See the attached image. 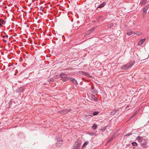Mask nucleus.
Listing matches in <instances>:
<instances>
[{
  "label": "nucleus",
  "mask_w": 149,
  "mask_h": 149,
  "mask_svg": "<svg viewBox=\"0 0 149 149\" xmlns=\"http://www.w3.org/2000/svg\"><path fill=\"white\" fill-rule=\"evenodd\" d=\"M67 79L68 80L72 81V82L73 83V84H74L76 85H78V83L77 80L74 79L70 77H67Z\"/></svg>",
  "instance_id": "f257e3e1"
},
{
  "label": "nucleus",
  "mask_w": 149,
  "mask_h": 149,
  "mask_svg": "<svg viewBox=\"0 0 149 149\" xmlns=\"http://www.w3.org/2000/svg\"><path fill=\"white\" fill-rule=\"evenodd\" d=\"M149 5H147L143 8V17H144L147 13V11L148 10Z\"/></svg>",
  "instance_id": "f03ea898"
},
{
  "label": "nucleus",
  "mask_w": 149,
  "mask_h": 149,
  "mask_svg": "<svg viewBox=\"0 0 149 149\" xmlns=\"http://www.w3.org/2000/svg\"><path fill=\"white\" fill-rule=\"evenodd\" d=\"M71 110L70 109H64L59 111L58 112L59 113L65 114L68 113Z\"/></svg>",
  "instance_id": "7ed1b4c3"
},
{
  "label": "nucleus",
  "mask_w": 149,
  "mask_h": 149,
  "mask_svg": "<svg viewBox=\"0 0 149 149\" xmlns=\"http://www.w3.org/2000/svg\"><path fill=\"white\" fill-rule=\"evenodd\" d=\"M63 141L61 140H59L57 141L56 145L57 147H58L61 146L63 143Z\"/></svg>",
  "instance_id": "20e7f679"
},
{
  "label": "nucleus",
  "mask_w": 149,
  "mask_h": 149,
  "mask_svg": "<svg viewBox=\"0 0 149 149\" xmlns=\"http://www.w3.org/2000/svg\"><path fill=\"white\" fill-rule=\"evenodd\" d=\"M60 76L61 77L63 81H66L67 76L65 74H61Z\"/></svg>",
  "instance_id": "39448f33"
},
{
  "label": "nucleus",
  "mask_w": 149,
  "mask_h": 149,
  "mask_svg": "<svg viewBox=\"0 0 149 149\" xmlns=\"http://www.w3.org/2000/svg\"><path fill=\"white\" fill-rule=\"evenodd\" d=\"M146 41V39L144 38L140 40L139 42L138 45L139 46L141 45Z\"/></svg>",
  "instance_id": "423d86ee"
},
{
  "label": "nucleus",
  "mask_w": 149,
  "mask_h": 149,
  "mask_svg": "<svg viewBox=\"0 0 149 149\" xmlns=\"http://www.w3.org/2000/svg\"><path fill=\"white\" fill-rule=\"evenodd\" d=\"M127 65V67L129 68V69L130 68L134 65V63L132 61L130 62V63H129L127 64H126Z\"/></svg>",
  "instance_id": "0eeeda50"
},
{
  "label": "nucleus",
  "mask_w": 149,
  "mask_h": 149,
  "mask_svg": "<svg viewBox=\"0 0 149 149\" xmlns=\"http://www.w3.org/2000/svg\"><path fill=\"white\" fill-rule=\"evenodd\" d=\"M95 29V28L94 27L91 30H89L88 32L84 36H86L87 35L90 34Z\"/></svg>",
  "instance_id": "6e6552de"
},
{
  "label": "nucleus",
  "mask_w": 149,
  "mask_h": 149,
  "mask_svg": "<svg viewBox=\"0 0 149 149\" xmlns=\"http://www.w3.org/2000/svg\"><path fill=\"white\" fill-rule=\"evenodd\" d=\"M134 32L132 31L131 30H128L127 31V34L128 36H130L132 34H134Z\"/></svg>",
  "instance_id": "1a4fd4ad"
},
{
  "label": "nucleus",
  "mask_w": 149,
  "mask_h": 149,
  "mask_svg": "<svg viewBox=\"0 0 149 149\" xmlns=\"http://www.w3.org/2000/svg\"><path fill=\"white\" fill-rule=\"evenodd\" d=\"M79 144V142L78 141H77L75 142L74 145V147L73 149H75L77 146Z\"/></svg>",
  "instance_id": "9d476101"
},
{
  "label": "nucleus",
  "mask_w": 149,
  "mask_h": 149,
  "mask_svg": "<svg viewBox=\"0 0 149 149\" xmlns=\"http://www.w3.org/2000/svg\"><path fill=\"white\" fill-rule=\"evenodd\" d=\"M121 68L122 70H126L129 69L126 64L123 65Z\"/></svg>",
  "instance_id": "9b49d317"
},
{
  "label": "nucleus",
  "mask_w": 149,
  "mask_h": 149,
  "mask_svg": "<svg viewBox=\"0 0 149 149\" xmlns=\"http://www.w3.org/2000/svg\"><path fill=\"white\" fill-rule=\"evenodd\" d=\"M142 34V33L141 31L134 32V34L136 35L137 36H140Z\"/></svg>",
  "instance_id": "f8f14e48"
},
{
  "label": "nucleus",
  "mask_w": 149,
  "mask_h": 149,
  "mask_svg": "<svg viewBox=\"0 0 149 149\" xmlns=\"http://www.w3.org/2000/svg\"><path fill=\"white\" fill-rule=\"evenodd\" d=\"M5 24V22L2 19H0V26H1L2 25Z\"/></svg>",
  "instance_id": "ddd939ff"
},
{
  "label": "nucleus",
  "mask_w": 149,
  "mask_h": 149,
  "mask_svg": "<svg viewBox=\"0 0 149 149\" xmlns=\"http://www.w3.org/2000/svg\"><path fill=\"white\" fill-rule=\"evenodd\" d=\"M118 111V110H114L111 113V115H113L115 113H117V112Z\"/></svg>",
  "instance_id": "4468645a"
},
{
  "label": "nucleus",
  "mask_w": 149,
  "mask_h": 149,
  "mask_svg": "<svg viewBox=\"0 0 149 149\" xmlns=\"http://www.w3.org/2000/svg\"><path fill=\"white\" fill-rule=\"evenodd\" d=\"M88 141H86L83 145L81 148H83L86 146L88 144Z\"/></svg>",
  "instance_id": "2eb2a0df"
},
{
  "label": "nucleus",
  "mask_w": 149,
  "mask_h": 149,
  "mask_svg": "<svg viewBox=\"0 0 149 149\" xmlns=\"http://www.w3.org/2000/svg\"><path fill=\"white\" fill-rule=\"evenodd\" d=\"M80 73L82 74L83 75H85L87 76H89V74L88 73H85V72H80Z\"/></svg>",
  "instance_id": "dca6fc26"
},
{
  "label": "nucleus",
  "mask_w": 149,
  "mask_h": 149,
  "mask_svg": "<svg viewBox=\"0 0 149 149\" xmlns=\"http://www.w3.org/2000/svg\"><path fill=\"white\" fill-rule=\"evenodd\" d=\"M105 2H103V3L102 4L100 5L99 6L98 8H102V7H103L105 5Z\"/></svg>",
  "instance_id": "f3484780"
},
{
  "label": "nucleus",
  "mask_w": 149,
  "mask_h": 149,
  "mask_svg": "<svg viewBox=\"0 0 149 149\" xmlns=\"http://www.w3.org/2000/svg\"><path fill=\"white\" fill-rule=\"evenodd\" d=\"M136 139L138 141H140L143 139V137L140 136H138L137 138Z\"/></svg>",
  "instance_id": "a211bd4d"
},
{
  "label": "nucleus",
  "mask_w": 149,
  "mask_h": 149,
  "mask_svg": "<svg viewBox=\"0 0 149 149\" xmlns=\"http://www.w3.org/2000/svg\"><path fill=\"white\" fill-rule=\"evenodd\" d=\"M92 128L94 130H95L97 127V125L96 124H94L92 127Z\"/></svg>",
  "instance_id": "6ab92c4d"
},
{
  "label": "nucleus",
  "mask_w": 149,
  "mask_h": 149,
  "mask_svg": "<svg viewBox=\"0 0 149 149\" xmlns=\"http://www.w3.org/2000/svg\"><path fill=\"white\" fill-rule=\"evenodd\" d=\"M99 113V112L98 111H95L93 113V116H96Z\"/></svg>",
  "instance_id": "aec40b11"
},
{
  "label": "nucleus",
  "mask_w": 149,
  "mask_h": 149,
  "mask_svg": "<svg viewBox=\"0 0 149 149\" xmlns=\"http://www.w3.org/2000/svg\"><path fill=\"white\" fill-rule=\"evenodd\" d=\"M91 98L93 99L95 101L97 100V98L96 97H95V96L94 95H92L91 96Z\"/></svg>",
  "instance_id": "412c9836"
},
{
  "label": "nucleus",
  "mask_w": 149,
  "mask_h": 149,
  "mask_svg": "<svg viewBox=\"0 0 149 149\" xmlns=\"http://www.w3.org/2000/svg\"><path fill=\"white\" fill-rule=\"evenodd\" d=\"M132 145L133 146H137V144L135 142H133V143H132Z\"/></svg>",
  "instance_id": "4be33fe9"
},
{
  "label": "nucleus",
  "mask_w": 149,
  "mask_h": 149,
  "mask_svg": "<svg viewBox=\"0 0 149 149\" xmlns=\"http://www.w3.org/2000/svg\"><path fill=\"white\" fill-rule=\"evenodd\" d=\"M113 24H110L108 25V27L109 28H111V27H113Z\"/></svg>",
  "instance_id": "5701e85b"
},
{
  "label": "nucleus",
  "mask_w": 149,
  "mask_h": 149,
  "mask_svg": "<svg viewBox=\"0 0 149 149\" xmlns=\"http://www.w3.org/2000/svg\"><path fill=\"white\" fill-rule=\"evenodd\" d=\"M146 2V0H143L141 3L142 4H144Z\"/></svg>",
  "instance_id": "b1692460"
},
{
  "label": "nucleus",
  "mask_w": 149,
  "mask_h": 149,
  "mask_svg": "<svg viewBox=\"0 0 149 149\" xmlns=\"http://www.w3.org/2000/svg\"><path fill=\"white\" fill-rule=\"evenodd\" d=\"M92 116L91 115H88V116H87V117H88L89 118L91 117Z\"/></svg>",
  "instance_id": "393cba45"
},
{
  "label": "nucleus",
  "mask_w": 149,
  "mask_h": 149,
  "mask_svg": "<svg viewBox=\"0 0 149 149\" xmlns=\"http://www.w3.org/2000/svg\"><path fill=\"white\" fill-rule=\"evenodd\" d=\"M6 36V37H8V36L7 35H6V36Z\"/></svg>",
  "instance_id": "a878e982"
},
{
  "label": "nucleus",
  "mask_w": 149,
  "mask_h": 149,
  "mask_svg": "<svg viewBox=\"0 0 149 149\" xmlns=\"http://www.w3.org/2000/svg\"><path fill=\"white\" fill-rule=\"evenodd\" d=\"M93 88H94V87H92V88L93 89Z\"/></svg>",
  "instance_id": "bb28decb"
},
{
  "label": "nucleus",
  "mask_w": 149,
  "mask_h": 149,
  "mask_svg": "<svg viewBox=\"0 0 149 149\" xmlns=\"http://www.w3.org/2000/svg\"><path fill=\"white\" fill-rule=\"evenodd\" d=\"M5 37V36H3V38Z\"/></svg>",
  "instance_id": "cd10ccee"
},
{
  "label": "nucleus",
  "mask_w": 149,
  "mask_h": 149,
  "mask_svg": "<svg viewBox=\"0 0 149 149\" xmlns=\"http://www.w3.org/2000/svg\"><path fill=\"white\" fill-rule=\"evenodd\" d=\"M6 41V40H5L4 41Z\"/></svg>",
  "instance_id": "c85d7f7f"
},
{
  "label": "nucleus",
  "mask_w": 149,
  "mask_h": 149,
  "mask_svg": "<svg viewBox=\"0 0 149 149\" xmlns=\"http://www.w3.org/2000/svg\"><path fill=\"white\" fill-rule=\"evenodd\" d=\"M6 41V40H5L4 41Z\"/></svg>",
  "instance_id": "c756f323"
},
{
  "label": "nucleus",
  "mask_w": 149,
  "mask_h": 149,
  "mask_svg": "<svg viewBox=\"0 0 149 149\" xmlns=\"http://www.w3.org/2000/svg\"><path fill=\"white\" fill-rule=\"evenodd\" d=\"M6 41V40H5L4 41Z\"/></svg>",
  "instance_id": "7c9ffc66"
},
{
  "label": "nucleus",
  "mask_w": 149,
  "mask_h": 149,
  "mask_svg": "<svg viewBox=\"0 0 149 149\" xmlns=\"http://www.w3.org/2000/svg\"><path fill=\"white\" fill-rule=\"evenodd\" d=\"M142 146H143V144H142Z\"/></svg>",
  "instance_id": "2f4dec72"
}]
</instances>
